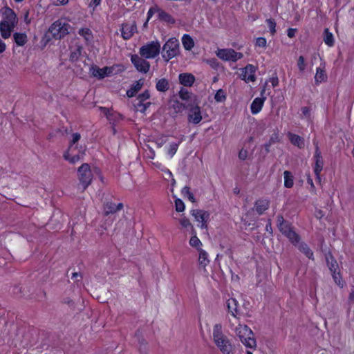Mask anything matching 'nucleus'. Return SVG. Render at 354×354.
<instances>
[{
    "label": "nucleus",
    "mask_w": 354,
    "mask_h": 354,
    "mask_svg": "<svg viewBox=\"0 0 354 354\" xmlns=\"http://www.w3.org/2000/svg\"><path fill=\"white\" fill-rule=\"evenodd\" d=\"M314 159L315 162L314 166V172L317 178L320 180V172L323 169L324 162L321 152L319 151L317 146L316 147Z\"/></svg>",
    "instance_id": "a211bd4d"
},
{
    "label": "nucleus",
    "mask_w": 354,
    "mask_h": 354,
    "mask_svg": "<svg viewBox=\"0 0 354 354\" xmlns=\"http://www.w3.org/2000/svg\"><path fill=\"white\" fill-rule=\"evenodd\" d=\"M144 85V80L140 79L136 82H134L131 88L127 90V95L129 97H132L136 95V94L140 91V89L142 88Z\"/></svg>",
    "instance_id": "5701e85b"
},
{
    "label": "nucleus",
    "mask_w": 354,
    "mask_h": 354,
    "mask_svg": "<svg viewBox=\"0 0 354 354\" xmlns=\"http://www.w3.org/2000/svg\"><path fill=\"white\" fill-rule=\"evenodd\" d=\"M214 342L223 354H233L232 345L222 333L221 326L216 324L213 328Z\"/></svg>",
    "instance_id": "7ed1b4c3"
},
{
    "label": "nucleus",
    "mask_w": 354,
    "mask_h": 354,
    "mask_svg": "<svg viewBox=\"0 0 354 354\" xmlns=\"http://www.w3.org/2000/svg\"><path fill=\"white\" fill-rule=\"evenodd\" d=\"M270 205V201L268 199L262 198L256 201L255 209L259 214H263L266 209H268Z\"/></svg>",
    "instance_id": "a878e982"
},
{
    "label": "nucleus",
    "mask_w": 354,
    "mask_h": 354,
    "mask_svg": "<svg viewBox=\"0 0 354 354\" xmlns=\"http://www.w3.org/2000/svg\"><path fill=\"white\" fill-rule=\"evenodd\" d=\"M326 261L331 272L335 283L338 286L342 288L344 286V281L342 280L340 270L337 261L330 253L326 254Z\"/></svg>",
    "instance_id": "6e6552de"
},
{
    "label": "nucleus",
    "mask_w": 354,
    "mask_h": 354,
    "mask_svg": "<svg viewBox=\"0 0 354 354\" xmlns=\"http://www.w3.org/2000/svg\"><path fill=\"white\" fill-rule=\"evenodd\" d=\"M137 30V26L135 22L131 24H124L122 26L121 33L124 39H129Z\"/></svg>",
    "instance_id": "aec40b11"
},
{
    "label": "nucleus",
    "mask_w": 354,
    "mask_h": 354,
    "mask_svg": "<svg viewBox=\"0 0 354 354\" xmlns=\"http://www.w3.org/2000/svg\"><path fill=\"white\" fill-rule=\"evenodd\" d=\"M192 216L198 223V226L201 229H207L209 221L210 214L208 211L203 209H192Z\"/></svg>",
    "instance_id": "2eb2a0df"
},
{
    "label": "nucleus",
    "mask_w": 354,
    "mask_h": 354,
    "mask_svg": "<svg viewBox=\"0 0 354 354\" xmlns=\"http://www.w3.org/2000/svg\"><path fill=\"white\" fill-rule=\"evenodd\" d=\"M175 208L176 210L178 212H182L185 210V206L183 201L179 198L176 199L175 201Z\"/></svg>",
    "instance_id": "79ce46f5"
},
{
    "label": "nucleus",
    "mask_w": 354,
    "mask_h": 354,
    "mask_svg": "<svg viewBox=\"0 0 354 354\" xmlns=\"http://www.w3.org/2000/svg\"><path fill=\"white\" fill-rule=\"evenodd\" d=\"M186 108L188 122L194 124H199L203 120V111L198 105V102L188 104Z\"/></svg>",
    "instance_id": "9d476101"
},
{
    "label": "nucleus",
    "mask_w": 354,
    "mask_h": 354,
    "mask_svg": "<svg viewBox=\"0 0 354 354\" xmlns=\"http://www.w3.org/2000/svg\"><path fill=\"white\" fill-rule=\"evenodd\" d=\"M199 257H198V262L200 266L205 268L209 263V260L208 259L207 253L203 249H200L198 251Z\"/></svg>",
    "instance_id": "473e14b6"
},
{
    "label": "nucleus",
    "mask_w": 354,
    "mask_h": 354,
    "mask_svg": "<svg viewBox=\"0 0 354 354\" xmlns=\"http://www.w3.org/2000/svg\"><path fill=\"white\" fill-rule=\"evenodd\" d=\"M158 10V8L156 6L151 8L147 12V21H149L153 14Z\"/></svg>",
    "instance_id": "8fccbe9b"
},
{
    "label": "nucleus",
    "mask_w": 354,
    "mask_h": 354,
    "mask_svg": "<svg viewBox=\"0 0 354 354\" xmlns=\"http://www.w3.org/2000/svg\"><path fill=\"white\" fill-rule=\"evenodd\" d=\"M68 3V0H53V3L55 6H64Z\"/></svg>",
    "instance_id": "603ef678"
},
{
    "label": "nucleus",
    "mask_w": 354,
    "mask_h": 354,
    "mask_svg": "<svg viewBox=\"0 0 354 354\" xmlns=\"http://www.w3.org/2000/svg\"><path fill=\"white\" fill-rule=\"evenodd\" d=\"M226 306L227 308L228 312L234 317H237L239 313V301L233 298H229L226 301Z\"/></svg>",
    "instance_id": "412c9836"
},
{
    "label": "nucleus",
    "mask_w": 354,
    "mask_h": 354,
    "mask_svg": "<svg viewBox=\"0 0 354 354\" xmlns=\"http://www.w3.org/2000/svg\"><path fill=\"white\" fill-rule=\"evenodd\" d=\"M246 354H252V353L250 351H247Z\"/></svg>",
    "instance_id": "338daca9"
},
{
    "label": "nucleus",
    "mask_w": 354,
    "mask_h": 354,
    "mask_svg": "<svg viewBox=\"0 0 354 354\" xmlns=\"http://www.w3.org/2000/svg\"><path fill=\"white\" fill-rule=\"evenodd\" d=\"M80 138V133H73L68 149L64 154V158L71 163L75 164L78 162L83 156L84 149H77V146L75 145Z\"/></svg>",
    "instance_id": "39448f33"
},
{
    "label": "nucleus",
    "mask_w": 354,
    "mask_h": 354,
    "mask_svg": "<svg viewBox=\"0 0 354 354\" xmlns=\"http://www.w3.org/2000/svg\"><path fill=\"white\" fill-rule=\"evenodd\" d=\"M307 181H308V183L310 185L312 188L315 187L313 182V179L311 178L308 177Z\"/></svg>",
    "instance_id": "052dcab7"
},
{
    "label": "nucleus",
    "mask_w": 354,
    "mask_h": 354,
    "mask_svg": "<svg viewBox=\"0 0 354 354\" xmlns=\"http://www.w3.org/2000/svg\"><path fill=\"white\" fill-rule=\"evenodd\" d=\"M349 299L351 301L354 302V287L351 289V291L349 295Z\"/></svg>",
    "instance_id": "13d9d810"
},
{
    "label": "nucleus",
    "mask_w": 354,
    "mask_h": 354,
    "mask_svg": "<svg viewBox=\"0 0 354 354\" xmlns=\"http://www.w3.org/2000/svg\"><path fill=\"white\" fill-rule=\"evenodd\" d=\"M324 43L328 46H333L334 45V38L333 34L329 32L328 29H325L324 32Z\"/></svg>",
    "instance_id": "e433bc0d"
},
{
    "label": "nucleus",
    "mask_w": 354,
    "mask_h": 354,
    "mask_svg": "<svg viewBox=\"0 0 354 354\" xmlns=\"http://www.w3.org/2000/svg\"><path fill=\"white\" fill-rule=\"evenodd\" d=\"M93 172L88 164H83L78 169V176L80 183L85 189L91 183Z\"/></svg>",
    "instance_id": "4468645a"
},
{
    "label": "nucleus",
    "mask_w": 354,
    "mask_h": 354,
    "mask_svg": "<svg viewBox=\"0 0 354 354\" xmlns=\"http://www.w3.org/2000/svg\"><path fill=\"white\" fill-rule=\"evenodd\" d=\"M160 44L158 40L151 41L142 46L139 50L140 55L145 59H153L160 53Z\"/></svg>",
    "instance_id": "1a4fd4ad"
},
{
    "label": "nucleus",
    "mask_w": 354,
    "mask_h": 354,
    "mask_svg": "<svg viewBox=\"0 0 354 354\" xmlns=\"http://www.w3.org/2000/svg\"><path fill=\"white\" fill-rule=\"evenodd\" d=\"M13 40L17 46H24L28 41V37L24 32H15L13 34Z\"/></svg>",
    "instance_id": "cd10ccee"
},
{
    "label": "nucleus",
    "mask_w": 354,
    "mask_h": 354,
    "mask_svg": "<svg viewBox=\"0 0 354 354\" xmlns=\"http://www.w3.org/2000/svg\"><path fill=\"white\" fill-rule=\"evenodd\" d=\"M301 112H302V114L304 117L306 118H309L310 116V109L308 107H303L301 109Z\"/></svg>",
    "instance_id": "864d4df0"
},
{
    "label": "nucleus",
    "mask_w": 354,
    "mask_h": 354,
    "mask_svg": "<svg viewBox=\"0 0 354 354\" xmlns=\"http://www.w3.org/2000/svg\"><path fill=\"white\" fill-rule=\"evenodd\" d=\"M71 26L63 19L53 22L48 28V32L54 38L61 39L70 32Z\"/></svg>",
    "instance_id": "0eeeda50"
},
{
    "label": "nucleus",
    "mask_w": 354,
    "mask_h": 354,
    "mask_svg": "<svg viewBox=\"0 0 354 354\" xmlns=\"http://www.w3.org/2000/svg\"><path fill=\"white\" fill-rule=\"evenodd\" d=\"M226 98V93L223 89H218L214 95V100L216 102H224Z\"/></svg>",
    "instance_id": "58836bf2"
},
{
    "label": "nucleus",
    "mask_w": 354,
    "mask_h": 354,
    "mask_svg": "<svg viewBox=\"0 0 354 354\" xmlns=\"http://www.w3.org/2000/svg\"><path fill=\"white\" fill-rule=\"evenodd\" d=\"M255 46L266 48L267 46V41L265 37H258L255 41Z\"/></svg>",
    "instance_id": "c03bdc74"
},
{
    "label": "nucleus",
    "mask_w": 354,
    "mask_h": 354,
    "mask_svg": "<svg viewBox=\"0 0 354 354\" xmlns=\"http://www.w3.org/2000/svg\"><path fill=\"white\" fill-rule=\"evenodd\" d=\"M156 87L158 91L165 92L169 89V82L165 78L160 79L157 82Z\"/></svg>",
    "instance_id": "f704fd0d"
},
{
    "label": "nucleus",
    "mask_w": 354,
    "mask_h": 354,
    "mask_svg": "<svg viewBox=\"0 0 354 354\" xmlns=\"http://www.w3.org/2000/svg\"><path fill=\"white\" fill-rule=\"evenodd\" d=\"M179 53V41L176 37L169 38L162 47V58L168 62Z\"/></svg>",
    "instance_id": "423d86ee"
},
{
    "label": "nucleus",
    "mask_w": 354,
    "mask_h": 354,
    "mask_svg": "<svg viewBox=\"0 0 354 354\" xmlns=\"http://www.w3.org/2000/svg\"><path fill=\"white\" fill-rule=\"evenodd\" d=\"M284 176V186L287 188H291L293 186V176L292 174L288 171H285L283 173Z\"/></svg>",
    "instance_id": "c9c22d12"
},
{
    "label": "nucleus",
    "mask_w": 354,
    "mask_h": 354,
    "mask_svg": "<svg viewBox=\"0 0 354 354\" xmlns=\"http://www.w3.org/2000/svg\"><path fill=\"white\" fill-rule=\"evenodd\" d=\"M295 32H296V29H294V28H288V30H287V35L290 37V38H292L295 37Z\"/></svg>",
    "instance_id": "6e6d98bb"
},
{
    "label": "nucleus",
    "mask_w": 354,
    "mask_h": 354,
    "mask_svg": "<svg viewBox=\"0 0 354 354\" xmlns=\"http://www.w3.org/2000/svg\"><path fill=\"white\" fill-rule=\"evenodd\" d=\"M266 229L268 232H270V233L272 232V227H271V223H269L266 225Z\"/></svg>",
    "instance_id": "680f3d73"
},
{
    "label": "nucleus",
    "mask_w": 354,
    "mask_h": 354,
    "mask_svg": "<svg viewBox=\"0 0 354 354\" xmlns=\"http://www.w3.org/2000/svg\"><path fill=\"white\" fill-rule=\"evenodd\" d=\"M316 216L317 218H322L323 216V214L322 213V212L319 211L317 214H316Z\"/></svg>",
    "instance_id": "e2e57ef3"
},
{
    "label": "nucleus",
    "mask_w": 354,
    "mask_h": 354,
    "mask_svg": "<svg viewBox=\"0 0 354 354\" xmlns=\"http://www.w3.org/2000/svg\"><path fill=\"white\" fill-rule=\"evenodd\" d=\"M17 14L11 8L6 7L3 10L2 19L0 22V33L2 38L8 39L18 24Z\"/></svg>",
    "instance_id": "f03ea898"
},
{
    "label": "nucleus",
    "mask_w": 354,
    "mask_h": 354,
    "mask_svg": "<svg viewBox=\"0 0 354 354\" xmlns=\"http://www.w3.org/2000/svg\"><path fill=\"white\" fill-rule=\"evenodd\" d=\"M102 0H91L88 3V7L91 10V12H94L95 8L100 5Z\"/></svg>",
    "instance_id": "a18cd8bd"
},
{
    "label": "nucleus",
    "mask_w": 354,
    "mask_h": 354,
    "mask_svg": "<svg viewBox=\"0 0 354 354\" xmlns=\"http://www.w3.org/2000/svg\"><path fill=\"white\" fill-rule=\"evenodd\" d=\"M306 61L303 56H299L297 60V67L301 72H303L306 69Z\"/></svg>",
    "instance_id": "37998d69"
},
{
    "label": "nucleus",
    "mask_w": 354,
    "mask_h": 354,
    "mask_svg": "<svg viewBox=\"0 0 354 354\" xmlns=\"http://www.w3.org/2000/svg\"><path fill=\"white\" fill-rule=\"evenodd\" d=\"M327 80V75L324 70V66L318 67L316 70V73L315 75V81L316 84H319L325 82Z\"/></svg>",
    "instance_id": "c756f323"
},
{
    "label": "nucleus",
    "mask_w": 354,
    "mask_h": 354,
    "mask_svg": "<svg viewBox=\"0 0 354 354\" xmlns=\"http://www.w3.org/2000/svg\"><path fill=\"white\" fill-rule=\"evenodd\" d=\"M155 142L157 145L158 147L160 148L162 147V146L164 145V143L165 142V140L164 139V137L161 138H158V139H156L155 140Z\"/></svg>",
    "instance_id": "5fc2aeb1"
},
{
    "label": "nucleus",
    "mask_w": 354,
    "mask_h": 354,
    "mask_svg": "<svg viewBox=\"0 0 354 354\" xmlns=\"http://www.w3.org/2000/svg\"><path fill=\"white\" fill-rule=\"evenodd\" d=\"M265 98L256 97L252 102L250 109L252 114L259 113L263 106Z\"/></svg>",
    "instance_id": "b1692460"
},
{
    "label": "nucleus",
    "mask_w": 354,
    "mask_h": 354,
    "mask_svg": "<svg viewBox=\"0 0 354 354\" xmlns=\"http://www.w3.org/2000/svg\"><path fill=\"white\" fill-rule=\"evenodd\" d=\"M179 223H180V225L184 228H187V227H192V224H191L189 220L187 218H186L185 216H182L179 219Z\"/></svg>",
    "instance_id": "49530a36"
},
{
    "label": "nucleus",
    "mask_w": 354,
    "mask_h": 354,
    "mask_svg": "<svg viewBox=\"0 0 354 354\" xmlns=\"http://www.w3.org/2000/svg\"><path fill=\"white\" fill-rule=\"evenodd\" d=\"M189 245L192 247L196 248L198 251L200 250V249H202L201 248V246L203 245L202 242L197 237L196 233H194V234L191 237V239L189 240Z\"/></svg>",
    "instance_id": "4c0bfd02"
},
{
    "label": "nucleus",
    "mask_w": 354,
    "mask_h": 354,
    "mask_svg": "<svg viewBox=\"0 0 354 354\" xmlns=\"http://www.w3.org/2000/svg\"><path fill=\"white\" fill-rule=\"evenodd\" d=\"M149 98L150 93L148 90H146L143 93L139 94L133 104L135 109L140 113H145L151 105V102L148 101Z\"/></svg>",
    "instance_id": "ddd939ff"
},
{
    "label": "nucleus",
    "mask_w": 354,
    "mask_h": 354,
    "mask_svg": "<svg viewBox=\"0 0 354 354\" xmlns=\"http://www.w3.org/2000/svg\"><path fill=\"white\" fill-rule=\"evenodd\" d=\"M277 226L280 232L286 236L289 241L309 259L313 258V253L309 247L304 243L299 242V235L292 229L290 225L284 221L283 216H277Z\"/></svg>",
    "instance_id": "f257e3e1"
},
{
    "label": "nucleus",
    "mask_w": 354,
    "mask_h": 354,
    "mask_svg": "<svg viewBox=\"0 0 354 354\" xmlns=\"http://www.w3.org/2000/svg\"><path fill=\"white\" fill-rule=\"evenodd\" d=\"M278 83V80H274L273 82H272V85L273 86H275L277 85Z\"/></svg>",
    "instance_id": "0e129e2a"
},
{
    "label": "nucleus",
    "mask_w": 354,
    "mask_h": 354,
    "mask_svg": "<svg viewBox=\"0 0 354 354\" xmlns=\"http://www.w3.org/2000/svg\"><path fill=\"white\" fill-rule=\"evenodd\" d=\"M154 165L160 169L162 171H163L169 177H172L171 172L167 169L166 167H163L160 163L159 162H155Z\"/></svg>",
    "instance_id": "de8ad7c7"
},
{
    "label": "nucleus",
    "mask_w": 354,
    "mask_h": 354,
    "mask_svg": "<svg viewBox=\"0 0 354 354\" xmlns=\"http://www.w3.org/2000/svg\"><path fill=\"white\" fill-rule=\"evenodd\" d=\"M181 141H178L177 142H171L169 145L166 147V151L167 155L169 156V158H171L175 153H176L178 148L180 144Z\"/></svg>",
    "instance_id": "72a5a7b5"
},
{
    "label": "nucleus",
    "mask_w": 354,
    "mask_h": 354,
    "mask_svg": "<svg viewBox=\"0 0 354 354\" xmlns=\"http://www.w3.org/2000/svg\"><path fill=\"white\" fill-rule=\"evenodd\" d=\"M102 112L106 115L110 123L115 126L118 122L123 120L120 113L109 110L106 108H101Z\"/></svg>",
    "instance_id": "6ab92c4d"
},
{
    "label": "nucleus",
    "mask_w": 354,
    "mask_h": 354,
    "mask_svg": "<svg viewBox=\"0 0 354 354\" xmlns=\"http://www.w3.org/2000/svg\"><path fill=\"white\" fill-rule=\"evenodd\" d=\"M78 33L84 39L87 44H91L93 41V33L88 28H82L80 29Z\"/></svg>",
    "instance_id": "2f4dec72"
},
{
    "label": "nucleus",
    "mask_w": 354,
    "mask_h": 354,
    "mask_svg": "<svg viewBox=\"0 0 354 354\" xmlns=\"http://www.w3.org/2000/svg\"><path fill=\"white\" fill-rule=\"evenodd\" d=\"M147 149H146L147 157L149 159H154L155 156H156L155 151L150 146H147Z\"/></svg>",
    "instance_id": "09e8293b"
},
{
    "label": "nucleus",
    "mask_w": 354,
    "mask_h": 354,
    "mask_svg": "<svg viewBox=\"0 0 354 354\" xmlns=\"http://www.w3.org/2000/svg\"><path fill=\"white\" fill-rule=\"evenodd\" d=\"M267 26L269 28L270 32L272 35L276 33V22L272 19H268L266 21Z\"/></svg>",
    "instance_id": "a19ab883"
},
{
    "label": "nucleus",
    "mask_w": 354,
    "mask_h": 354,
    "mask_svg": "<svg viewBox=\"0 0 354 354\" xmlns=\"http://www.w3.org/2000/svg\"><path fill=\"white\" fill-rule=\"evenodd\" d=\"M216 55L223 61L233 62L241 59L243 57V53L236 52L232 48H218L216 51Z\"/></svg>",
    "instance_id": "9b49d317"
},
{
    "label": "nucleus",
    "mask_w": 354,
    "mask_h": 354,
    "mask_svg": "<svg viewBox=\"0 0 354 354\" xmlns=\"http://www.w3.org/2000/svg\"><path fill=\"white\" fill-rule=\"evenodd\" d=\"M288 137L290 142L295 146H297L300 149L304 147V140L301 136L292 133H288Z\"/></svg>",
    "instance_id": "bb28decb"
},
{
    "label": "nucleus",
    "mask_w": 354,
    "mask_h": 354,
    "mask_svg": "<svg viewBox=\"0 0 354 354\" xmlns=\"http://www.w3.org/2000/svg\"><path fill=\"white\" fill-rule=\"evenodd\" d=\"M183 48L186 50H191L194 47V39L189 34H184L181 38Z\"/></svg>",
    "instance_id": "393cba45"
},
{
    "label": "nucleus",
    "mask_w": 354,
    "mask_h": 354,
    "mask_svg": "<svg viewBox=\"0 0 354 354\" xmlns=\"http://www.w3.org/2000/svg\"><path fill=\"white\" fill-rule=\"evenodd\" d=\"M80 55V50L77 49V52H74V53H71V59L72 60H75L78 58Z\"/></svg>",
    "instance_id": "4d7b16f0"
},
{
    "label": "nucleus",
    "mask_w": 354,
    "mask_h": 354,
    "mask_svg": "<svg viewBox=\"0 0 354 354\" xmlns=\"http://www.w3.org/2000/svg\"><path fill=\"white\" fill-rule=\"evenodd\" d=\"M182 194L184 197L187 198L192 203L195 202L194 194L190 192L189 187L185 186L182 189Z\"/></svg>",
    "instance_id": "ea45409f"
},
{
    "label": "nucleus",
    "mask_w": 354,
    "mask_h": 354,
    "mask_svg": "<svg viewBox=\"0 0 354 354\" xmlns=\"http://www.w3.org/2000/svg\"><path fill=\"white\" fill-rule=\"evenodd\" d=\"M131 61L138 71L143 73H147L149 71L150 64L143 57H140L138 55H132Z\"/></svg>",
    "instance_id": "f3484780"
},
{
    "label": "nucleus",
    "mask_w": 354,
    "mask_h": 354,
    "mask_svg": "<svg viewBox=\"0 0 354 354\" xmlns=\"http://www.w3.org/2000/svg\"><path fill=\"white\" fill-rule=\"evenodd\" d=\"M195 81V77L191 73H180L179 82L184 86H192Z\"/></svg>",
    "instance_id": "4be33fe9"
},
{
    "label": "nucleus",
    "mask_w": 354,
    "mask_h": 354,
    "mask_svg": "<svg viewBox=\"0 0 354 354\" xmlns=\"http://www.w3.org/2000/svg\"><path fill=\"white\" fill-rule=\"evenodd\" d=\"M94 172H95V174H100V171H99L97 169H94Z\"/></svg>",
    "instance_id": "69168bd1"
},
{
    "label": "nucleus",
    "mask_w": 354,
    "mask_h": 354,
    "mask_svg": "<svg viewBox=\"0 0 354 354\" xmlns=\"http://www.w3.org/2000/svg\"><path fill=\"white\" fill-rule=\"evenodd\" d=\"M257 68L252 64H248L244 68H240V78L246 83L256 81V72Z\"/></svg>",
    "instance_id": "dca6fc26"
},
{
    "label": "nucleus",
    "mask_w": 354,
    "mask_h": 354,
    "mask_svg": "<svg viewBox=\"0 0 354 354\" xmlns=\"http://www.w3.org/2000/svg\"><path fill=\"white\" fill-rule=\"evenodd\" d=\"M116 66H105L100 68L96 65H91L89 68V73L93 77L102 80L104 77L113 75Z\"/></svg>",
    "instance_id": "f8f14e48"
},
{
    "label": "nucleus",
    "mask_w": 354,
    "mask_h": 354,
    "mask_svg": "<svg viewBox=\"0 0 354 354\" xmlns=\"http://www.w3.org/2000/svg\"><path fill=\"white\" fill-rule=\"evenodd\" d=\"M247 156H248V151L244 149H241V151L239 153V158L241 160H245Z\"/></svg>",
    "instance_id": "3c124183"
},
{
    "label": "nucleus",
    "mask_w": 354,
    "mask_h": 354,
    "mask_svg": "<svg viewBox=\"0 0 354 354\" xmlns=\"http://www.w3.org/2000/svg\"><path fill=\"white\" fill-rule=\"evenodd\" d=\"M179 96L183 100L190 101L189 104H192L198 101L196 96L192 95L187 89L182 88L179 91Z\"/></svg>",
    "instance_id": "c85d7f7f"
},
{
    "label": "nucleus",
    "mask_w": 354,
    "mask_h": 354,
    "mask_svg": "<svg viewBox=\"0 0 354 354\" xmlns=\"http://www.w3.org/2000/svg\"><path fill=\"white\" fill-rule=\"evenodd\" d=\"M236 336L243 344L250 348H255L257 342L252 330L246 325L239 324L234 328Z\"/></svg>",
    "instance_id": "20e7f679"
},
{
    "label": "nucleus",
    "mask_w": 354,
    "mask_h": 354,
    "mask_svg": "<svg viewBox=\"0 0 354 354\" xmlns=\"http://www.w3.org/2000/svg\"><path fill=\"white\" fill-rule=\"evenodd\" d=\"M123 207L122 203L115 205L113 203H107L104 207V210L106 214L116 212Z\"/></svg>",
    "instance_id": "7c9ffc66"
},
{
    "label": "nucleus",
    "mask_w": 354,
    "mask_h": 354,
    "mask_svg": "<svg viewBox=\"0 0 354 354\" xmlns=\"http://www.w3.org/2000/svg\"><path fill=\"white\" fill-rule=\"evenodd\" d=\"M28 15H29L28 12H26V14L24 15V21H26V24H29L30 22V20L28 18Z\"/></svg>",
    "instance_id": "bf43d9fd"
}]
</instances>
